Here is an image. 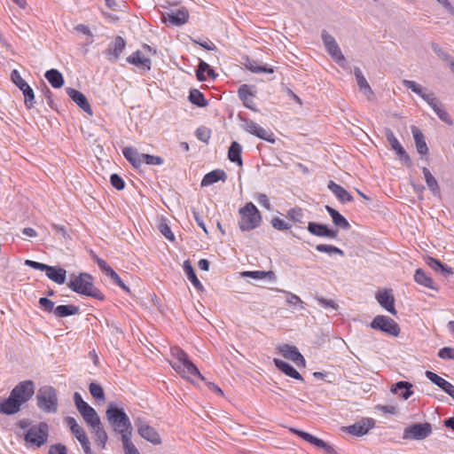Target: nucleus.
I'll return each instance as SVG.
<instances>
[{
    "instance_id": "obj_49",
    "label": "nucleus",
    "mask_w": 454,
    "mask_h": 454,
    "mask_svg": "<svg viewBox=\"0 0 454 454\" xmlns=\"http://www.w3.org/2000/svg\"><path fill=\"white\" fill-rule=\"evenodd\" d=\"M316 249L318 252L327 253L329 254H339L340 256L344 255V252L341 249H340L339 247H334L333 245L319 244V245L316 246Z\"/></svg>"
},
{
    "instance_id": "obj_10",
    "label": "nucleus",
    "mask_w": 454,
    "mask_h": 454,
    "mask_svg": "<svg viewBox=\"0 0 454 454\" xmlns=\"http://www.w3.org/2000/svg\"><path fill=\"white\" fill-rule=\"evenodd\" d=\"M12 82L22 91L25 98V106L27 108L31 109L35 103V93L33 89L27 82L20 76L17 70H13L11 74Z\"/></svg>"
},
{
    "instance_id": "obj_55",
    "label": "nucleus",
    "mask_w": 454,
    "mask_h": 454,
    "mask_svg": "<svg viewBox=\"0 0 454 454\" xmlns=\"http://www.w3.org/2000/svg\"><path fill=\"white\" fill-rule=\"evenodd\" d=\"M315 299L324 308H330V309H333L334 310H338L339 309L338 303H336L333 300H329V299H326V298H324V297H319V296H317Z\"/></svg>"
},
{
    "instance_id": "obj_20",
    "label": "nucleus",
    "mask_w": 454,
    "mask_h": 454,
    "mask_svg": "<svg viewBox=\"0 0 454 454\" xmlns=\"http://www.w3.org/2000/svg\"><path fill=\"white\" fill-rule=\"evenodd\" d=\"M376 299L378 302L380 304V306L384 308L387 311H388L394 316L397 314V311L395 309V299L393 294H391V290H384L378 292L376 294Z\"/></svg>"
},
{
    "instance_id": "obj_5",
    "label": "nucleus",
    "mask_w": 454,
    "mask_h": 454,
    "mask_svg": "<svg viewBox=\"0 0 454 454\" xmlns=\"http://www.w3.org/2000/svg\"><path fill=\"white\" fill-rule=\"evenodd\" d=\"M240 220L239 227L242 231H248L260 225L262 216L257 207L252 203H247L239 208Z\"/></svg>"
},
{
    "instance_id": "obj_25",
    "label": "nucleus",
    "mask_w": 454,
    "mask_h": 454,
    "mask_svg": "<svg viewBox=\"0 0 454 454\" xmlns=\"http://www.w3.org/2000/svg\"><path fill=\"white\" fill-rule=\"evenodd\" d=\"M66 424L69 427L72 434L74 435V437L78 440V442L82 444V442H85L89 440L85 431L82 427L78 425L75 419L73 417H67L65 419Z\"/></svg>"
},
{
    "instance_id": "obj_59",
    "label": "nucleus",
    "mask_w": 454,
    "mask_h": 454,
    "mask_svg": "<svg viewBox=\"0 0 454 454\" xmlns=\"http://www.w3.org/2000/svg\"><path fill=\"white\" fill-rule=\"evenodd\" d=\"M159 230L160 233L168 240L173 241L175 239L174 234L172 233L170 227L166 223H160L159 224Z\"/></svg>"
},
{
    "instance_id": "obj_31",
    "label": "nucleus",
    "mask_w": 454,
    "mask_h": 454,
    "mask_svg": "<svg viewBox=\"0 0 454 454\" xmlns=\"http://www.w3.org/2000/svg\"><path fill=\"white\" fill-rule=\"evenodd\" d=\"M412 136L415 141L417 152L421 155H427L428 147L426 144L424 135L417 127H411Z\"/></svg>"
},
{
    "instance_id": "obj_7",
    "label": "nucleus",
    "mask_w": 454,
    "mask_h": 454,
    "mask_svg": "<svg viewBox=\"0 0 454 454\" xmlns=\"http://www.w3.org/2000/svg\"><path fill=\"white\" fill-rule=\"evenodd\" d=\"M49 436V427L45 422L34 425L26 433L24 439L32 446L40 448L47 442Z\"/></svg>"
},
{
    "instance_id": "obj_64",
    "label": "nucleus",
    "mask_w": 454,
    "mask_h": 454,
    "mask_svg": "<svg viewBox=\"0 0 454 454\" xmlns=\"http://www.w3.org/2000/svg\"><path fill=\"white\" fill-rule=\"evenodd\" d=\"M255 198H256L257 202L262 207H263L267 210L270 209V202L269 198H268V196L266 194H264V193H258Z\"/></svg>"
},
{
    "instance_id": "obj_35",
    "label": "nucleus",
    "mask_w": 454,
    "mask_h": 454,
    "mask_svg": "<svg viewBox=\"0 0 454 454\" xmlns=\"http://www.w3.org/2000/svg\"><path fill=\"white\" fill-rule=\"evenodd\" d=\"M325 210L331 215L333 223L335 224V226L340 227L343 230H348L350 228V224L348 222V220L342 215H340L336 209L326 205Z\"/></svg>"
},
{
    "instance_id": "obj_26",
    "label": "nucleus",
    "mask_w": 454,
    "mask_h": 454,
    "mask_svg": "<svg viewBox=\"0 0 454 454\" xmlns=\"http://www.w3.org/2000/svg\"><path fill=\"white\" fill-rule=\"evenodd\" d=\"M273 363L278 370L283 372L287 376L301 381L303 380V378L300 372L288 363L278 358H274Z\"/></svg>"
},
{
    "instance_id": "obj_43",
    "label": "nucleus",
    "mask_w": 454,
    "mask_h": 454,
    "mask_svg": "<svg viewBox=\"0 0 454 454\" xmlns=\"http://www.w3.org/2000/svg\"><path fill=\"white\" fill-rule=\"evenodd\" d=\"M241 145L233 141L228 150V159L234 163H237L239 166H242V159H241Z\"/></svg>"
},
{
    "instance_id": "obj_61",
    "label": "nucleus",
    "mask_w": 454,
    "mask_h": 454,
    "mask_svg": "<svg viewBox=\"0 0 454 454\" xmlns=\"http://www.w3.org/2000/svg\"><path fill=\"white\" fill-rule=\"evenodd\" d=\"M439 357L442 359H452L454 360V348L450 347H444L438 352Z\"/></svg>"
},
{
    "instance_id": "obj_33",
    "label": "nucleus",
    "mask_w": 454,
    "mask_h": 454,
    "mask_svg": "<svg viewBox=\"0 0 454 454\" xmlns=\"http://www.w3.org/2000/svg\"><path fill=\"white\" fill-rule=\"evenodd\" d=\"M327 187L342 203L350 202L354 200L350 193L333 181H330Z\"/></svg>"
},
{
    "instance_id": "obj_36",
    "label": "nucleus",
    "mask_w": 454,
    "mask_h": 454,
    "mask_svg": "<svg viewBox=\"0 0 454 454\" xmlns=\"http://www.w3.org/2000/svg\"><path fill=\"white\" fill-rule=\"evenodd\" d=\"M427 264L435 272H440L445 277L452 276L454 274L452 268L442 264L439 260L435 258L428 257L427 260Z\"/></svg>"
},
{
    "instance_id": "obj_9",
    "label": "nucleus",
    "mask_w": 454,
    "mask_h": 454,
    "mask_svg": "<svg viewBox=\"0 0 454 454\" xmlns=\"http://www.w3.org/2000/svg\"><path fill=\"white\" fill-rule=\"evenodd\" d=\"M432 431V426L428 422L413 424L404 429L403 439L421 441L428 437Z\"/></svg>"
},
{
    "instance_id": "obj_4",
    "label": "nucleus",
    "mask_w": 454,
    "mask_h": 454,
    "mask_svg": "<svg viewBox=\"0 0 454 454\" xmlns=\"http://www.w3.org/2000/svg\"><path fill=\"white\" fill-rule=\"evenodd\" d=\"M67 286L79 294L93 297L100 301L105 299L104 294L94 286L93 278L88 273L71 274Z\"/></svg>"
},
{
    "instance_id": "obj_12",
    "label": "nucleus",
    "mask_w": 454,
    "mask_h": 454,
    "mask_svg": "<svg viewBox=\"0 0 454 454\" xmlns=\"http://www.w3.org/2000/svg\"><path fill=\"white\" fill-rule=\"evenodd\" d=\"M20 405L27 402L35 393V383L25 380L19 383L11 392Z\"/></svg>"
},
{
    "instance_id": "obj_44",
    "label": "nucleus",
    "mask_w": 454,
    "mask_h": 454,
    "mask_svg": "<svg viewBox=\"0 0 454 454\" xmlns=\"http://www.w3.org/2000/svg\"><path fill=\"white\" fill-rule=\"evenodd\" d=\"M242 277H247L254 279L268 278L270 281L276 280V274L272 270H254V271H243L241 272Z\"/></svg>"
},
{
    "instance_id": "obj_47",
    "label": "nucleus",
    "mask_w": 454,
    "mask_h": 454,
    "mask_svg": "<svg viewBox=\"0 0 454 454\" xmlns=\"http://www.w3.org/2000/svg\"><path fill=\"white\" fill-rule=\"evenodd\" d=\"M189 100L191 103L200 107L207 106V101L205 99L204 95L196 89H193L190 91Z\"/></svg>"
},
{
    "instance_id": "obj_42",
    "label": "nucleus",
    "mask_w": 454,
    "mask_h": 454,
    "mask_svg": "<svg viewBox=\"0 0 454 454\" xmlns=\"http://www.w3.org/2000/svg\"><path fill=\"white\" fill-rule=\"evenodd\" d=\"M414 280L420 286L425 287L437 290V288L434 286L433 279L426 274V272L422 269H417L414 274Z\"/></svg>"
},
{
    "instance_id": "obj_29",
    "label": "nucleus",
    "mask_w": 454,
    "mask_h": 454,
    "mask_svg": "<svg viewBox=\"0 0 454 454\" xmlns=\"http://www.w3.org/2000/svg\"><path fill=\"white\" fill-rule=\"evenodd\" d=\"M46 276L53 282L62 285L66 282L67 271L63 268H57L54 266H48L45 270Z\"/></svg>"
},
{
    "instance_id": "obj_63",
    "label": "nucleus",
    "mask_w": 454,
    "mask_h": 454,
    "mask_svg": "<svg viewBox=\"0 0 454 454\" xmlns=\"http://www.w3.org/2000/svg\"><path fill=\"white\" fill-rule=\"evenodd\" d=\"M247 68L252 71L253 73H269L272 74L274 72L273 68L268 67L266 66H255L253 64H250L247 66Z\"/></svg>"
},
{
    "instance_id": "obj_11",
    "label": "nucleus",
    "mask_w": 454,
    "mask_h": 454,
    "mask_svg": "<svg viewBox=\"0 0 454 454\" xmlns=\"http://www.w3.org/2000/svg\"><path fill=\"white\" fill-rule=\"evenodd\" d=\"M321 38L328 54L340 65L345 61V58L336 40L325 30L322 31Z\"/></svg>"
},
{
    "instance_id": "obj_27",
    "label": "nucleus",
    "mask_w": 454,
    "mask_h": 454,
    "mask_svg": "<svg viewBox=\"0 0 454 454\" xmlns=\"http://www.w3.org/2000/svg\"><path fill=\"white\" fill-rule=\"evenodd\" d=\"M123 156L135 168H139L143 164V154L132 147H125L122 150Z\"/></svg>"
},
{
    "instance_id": "obj_21",
    "label": "nucleus",
    "mask_w": 454,
    "mask_h": 454,
    "mask_svg": "<svg viewBox=\"0 0 454 454\" xmlns=\"http://www.w3.org/2000/svg\"><path fill=\"white\" fill-rule=\"evenodd\" d=\"M66 92L68 97L85 113L92 115V110L86 97L79 90L73 88H67Z\"/></svg>"
},
{
    "instance_id": "obj_8",
    "label": "nucleus",
    "mask_w": 454,
    "mask_h": 454,
    "mask_svg": "<svg viewBox=\"0 0 454 454\" xmlns=\"http://www.w3.org/2000/svg\"><path fill=\"white\" fill-rule=\"evenodd\" d=\"M370 326L372 329L380 330L395 337L398 336L400 333V327L398 324L394 319L387 316H376L371 322Z\"/></svg>"
},
{
    "instance_id": "obj_40",
    "label": "nucleus",
    "mask_w": 454,
    "mask_h": 454,
    "mask_svg": "<svg viewBox=\"0 0 454 454\" xmlns=\"http://www.w3.org/2000/svg\"><path fill=\"white\" fill-rule=\"evenodd\" d=\"M80 312L78 306L69 305H59L54 309V315L58 317H66L69 316L77 315Z\"/></svg>"
},
{
    "instance_id": "obj_57",
    "label": "nucleus",
    "mask_w": 454,
    "mask_h": 454,
    "mask_svg": "<svg viewBox=\"0 0 454 454\" xmlns=\"http://www.w3.org/2000/svg\"><path fill=\"white\" fill-rule=\"evenodd\" d=\"M111 184L118 191H121L125 187L123 179L117 174H112L110 176Z\"/></svg>"
},
{
    "instance_id": "obj_6",
    "label": "nucleus",
    "mask_w": 454,
    "mask_h": 454,
    "mask_svg": "<svg viewBox=\"0 0 454 454\" xmlns=\"http://www.w3.org/2000/svg\"><path fill=\"white\" fill-rule=\"evenodd\" d=\"M38 408L47 413L58 411V395L55 388L50 386L42 387L36 395Z\"/></svg>"
},
{
    "instance_id": "obj_28",
    "label": "nucleus",
    "mask_w": 454,
    "mask_h": 454,
    "mask_svg": "<svg viewBox=\"0 0 454 454\" xmlns=\"http://www.w3.org/2000/svg\"><path fill=\"white\" fill-rule=\"evenodd\" d=\"M227 179L226 173L222 169H215L206 174L201 181L200 185L202 187L208 186L218 181H225Z\"/></svg>"
},
{
    "instance_id": "obj_17",
    "label": "nucleus",
    "mask_w": 454,
    "mask_h": 454,
    "mask_svg": "<svg viewBox=\"0 0 454 454\" xmlns=\"http://www.w3.org/2000/svg\"><path fill=\"white\" fill-rule=\"evenodd\" d=\"M189 14L185 8L172 10L169 12L162 14V20L165 23H169L173 26H181L188 20Z\"/></svg>"
},
{
    "instance_id": "obj_51",
    "label": "nucleus",
    "mask_w": 454,
    "mask_h": 454,
    "mask_svg": "<svg viewBox=\"0 0 454 454\" xmlns=\"http://www.w3.org/2000/svg\"><path fill=\"white\" fill-rule=\"evenodd\" d=\"M196 137L206 144L208 143L211 137V130L206 127H199L195 131Z\"/></svg>"
},
{
    "instance_id": "obj_37",
    "label": "nucleus",
    "mask_w": 454,
    "mask_h": 454,
    "mask_svg": "<svg viewBox=\"0 0 454 454\" xmlns=\"http://www.w3.org/2000/svg\"><path fill=\"white\" fill-rule=\"evenodd\" d=\"M49 83L55 89L61 88L64 84L62 74L57 69H50L44 74Z\"/></svg>"
},
{
    "instance_id": "obj_23",
    "label": "nucleus",
    "mask_w": 454,
    "mask_h": 454,
    "mask_svg": "<svg viewBox=\"0 0 454 454\" xmlns=\"http://www.w3.org/2000/svg\"><path fill=\"white\" fill-rule=\"evenodd\" d=\"M354 75L356 77V81L359 90L368 98L371 99L373 98L374 93L369 85L366 78L363 74L362 70L358 67H355L353 69Z\"/></svg>"
},
{
    "instance_id": "obj_45",
    "label": "nucleus",
    "mask_w": 454,
    "mask_h": 454,
    "mask_svg": "<svg viewBox=\"0 0 454 454\" xmlns=\"http://www.w3.org/2000/svg\"><path fill=\"white\" fill-rule=\"evenodd\" d=\"M422 172L425 177V181L427 183V185L428 189L432 192L434 195H439L440 194V189L438 185V182L434 178V176L431 174L429 169L426 167L422 168Z\"/></svg>"
},
{
    "instance_id": "obj_52",
    "label": "nucleus",
    "mask_w": 454,
    "mask_h": 454,
    "mask_svg": "<svg viewBox=\"0 0 454 454\" xmlns=\"http://www.w3.org/2000/svg\"><path fill=\"white\" fill-rule=\"evenodd\" d=\"M287 215L295 223H303V211L300 207H294L287 212Z\"/></svg>"
},
{
    "instance_id": "obj_2",
    "label": "nucleus",
    "mask_w": 454,
    "mask_h": 454,
    "mask_svg": "<svg viewBox=\"0 0 454 454\" xmlns=\"http://www.w3.org/2000/svg\"><path fill=\"white\" fill-rule=\"evenodd\" d=\"M170 352L174 358V361L170 362V365L182 378L189 380L192 376H197L201 380L206 381L197 366L183 349L174 347L171 348Z\"/></svg>"
},
{
    "instance_id": "obj_30",
    "label": "nucleus",
    "mask_w": 454,
    "mask_h": 454,
    "mask_svg": "<svg viewBox=\"0 0 454 454\" xmlns=\"http://www.w3.org/2000/svg\"><path fill=\"white\" fill-rule=\"evenodd\" d=\"M412 384L408 381H398L391 387V392L399 395L403 400L409 399L413 392L411 390Z\"/></svg>"
},
{
    "instance_id": "obj_34",
    "label": "nucleus",
    "mask_w": 454,
    "mask_h": 454,
    "mask_svg": "<svg viewBox=\"0 0 454 454\" xmlns=\"http://www.w3.org/2000/svg\"><path fill=\"white\" fill-rule=\"evenodd\" d=\"M78 411L89 427H91L94 424L101 421L96 411L89 404L79 409Z\"/></svg>"
},
{
    "instance_id": "obj_32",
    "label": "nucleus",
    "mask_w": 454,
    "mask_h": 454,
    "mask_svg": "<svg viewBox=\"0 0 454 454\" xmlns=\"http://www.w3.org/2000/svg\"><path fill=\"white\" fill-rule=\"evenodd\" d=\"M90 427L95 435V441L97 444L100 446L102 449H105L108 440V435L106 430L104 429L101 421L94 424Z\"/></svg>"
},
{
    "instance_id": "obj_19",
    "label": "nucleus",
    "mask_w": 454,
    "mask_h": 454,
    "mask_svg": "<svg viewBox=\"0 0 454 454\" xmlns=\"http://www.w3.org/2000/svg\"><path fill=\"white\" fill-rule=\"evenodd\" d=\"M307 229L312 235L317 237L336 239L338 236V231L329 229L326 225L315 222H309Z\"/></svg>"
},
{
    "instance_id": "obj_22",
    "label": "nucleus",
    "mask_w": 454,
    "mask_h": 454,
    "mask_svg": "<svg viewBox=\"0 0 454 454\" xmlns=\"http://www.w3.org/2000/svg\"><path fill=\"white\" fill-rule=\"evenodd\" d=\"M426 377L454 399V386L450 382L430 371L426 372Z\"/></svg>"
},
{
    "instance_id": "obj_50",
    "label": "nucleus",
    "mask_w": 454,
    "mask_h": 454,
    "mask_svg": "<svg viewBox=\"0 0 454 454\" xmlns=\"http://www.w3.org/2000/svg\"><path fill=\"white\" fill-rule=\"evenodd\" d=\"M89 390L90 395L96 399V400H105V393L103 387L95 382H91L89 386Z\"/></svg>"
},
{
    "instance_id": "obj_60",
    "label": "nucleus",
    "mask_w": 454,
    "mask_h": 454,
    "mask_svg": "<svg viewBox=\"0 0 454 454\" xmlns=\"http://www.w3.org/2000/svg\"><path fill=\"white\" fill-rule=\"evenodd\" d=\"M272 226L278 231H286L291 228V226L279 217H274L271 220Z\"/></svg>"
},
{
    "instance_id": "obj_56",
    "label": "nucleus",
    "mask_w": 454,
    "mask_h": 454,
    "mask_svg": "<svg viewBox=\"0 0 454 454\" xmlns=\"http://www.w3.org/2000/svg\"><path fill=\"white\" fill-rule=\"evenodd\" d=\"M107 276H109L111 279L122 290L126 291L127 293L130 292L129 288L124 284V282L114 270H110Z\"/></svg>"
},
{
    "instance_id": "obj_16",
    "label": "nucleus",
    "mask_w": 454,
    "mask_h": 454,
    "mask_svg": "<svg viewBox=\"0 0 454 454\" xmlns=\"http://www.w3.org/2000/svg\"><path fill=\"white\" fill-rule=\"evenodd\" d=\"M244 129L262 139V140H265L267 142H270V143H274L275 142V138L273 137V133L272 132H270L268 130H266L265 129H263L262 127L259 126L256 122H254V121H247L244 124Z\"/></svg>"
},
{
    "instance_id": "obj_48",
    "label": "nucleus",
    "mask_w": 454,
    "mask_h": 454,
    "mask_svg": "<svg viewBox=\"0 0 454 454\" xmlns=\"http://www.w3.org/2000/svg\"><path fill=\"white\" fill-rule=\"evenodd\" d=\"M131 435H122L121 442L125 454H140L137 447L130 440Z\"/></svg>"
},
{
    "instance_id": "obj_62",
    "label": "nucleus",
    "mask_w": 454,
    "mask_h": 454,
    "mask_svg": "<svg viewBox=\"0 0 454 454\" xmlns=\"http://www.w3.org/2000/svg\"><path fill=\"white\" fill-rule=\"evenodd\" d=\"M48 454H67V449L62 443L53 444L50 447Z\"/></svg>"
},
{
    "instance_id": "obj_18",
    "label": "nucleus",
    "mask_w": 454,
    "mask_h": 454,
    "mask_svg": "<svg viewBox=\"0 0 454 454\" xmlns=\"http://www.w3.org/2000/svg\"><path fill=\"white\" fill-rule=\"evenodd\" d=\"M278 349L286 358L292 360L297 366H305V359L296 347L284 344Z\"/></svg>"
},
{
    "instance_id": "obj_54",
    "label": "nucleus",
    "mask_w": 454,
    "mask_h": 454,
    "mask_svg": "<svg viewBox=\"0 0 454 454\" xmlns=\"http://www.w3.org/2000/svg\"><path fill=\"white\" fill-rule=\"evenodd\" d=\"M431 48L433 50V51L442 60H445V61H448L451 59L450 55L449 53H447L446 51H444L442 47L436 43H431Z\"/></svg>"
},
{
    "instance_id": "obj_41",
    "label": "nucleus",
    "mask_w": 454,
    "mask_h": 454,
    "mask_svg": "<svg viewBox=\"0 0 454 454\" xmlns=\"http://www.w3.org/2000/svg\"><path fill=\"white\" fill-rule=\"evenodd\" d=\"M184 270L188 278V279L192 282V284L194 286V287L197 290L202 291L203 286L197 278L195 271L192 268V265L189 260H186L184 262Z\"/></svg>"
},
{
    "instance_id": "obj_13",
    "label": "nucleus",
    "mask_w": 454,
    "mask_h": 454,
    "mask_svg": "<svg viewBox=\"0 0 454 454\" xmlns=\"http://www.w3.org/2000/svg\"><path fill=\"white\" fill-rule=\"evenodd\" d=\"M385 136L387 137V142L391 145V148L395 152L397 157L403 160L407 166L411 165V160L408 153L405 152L402 145L399 143L398 139L395 136L394 132L389 129H385Z\"/></svg>"
},
{
    "instance_id": "obj_14",
    "label": "nucleus",
    "mask_w": 454,
    "mask_h": 454,
    "mask_svg": "<svg viewBox=\"0 0 454 454\" xmlns=\"http://www.w3.org/2000/svg\"><path fill=\"white\" fill-rule=\"evenodd\" d=\"M375 426V420L371 418H364L355 424L343 427V430L356 436L366 434Z\"/></svg>"
},
{
    "instance_id": "obj_46",
    "label": "nucleus",
    "mask_w": 454,
    "mask_h": 454,
    "mask_svg": "<svg viewBox=\"0 0 454 454\" xmlns=\"http://www.w3.org/2000/svg\"><path fill=\"white\" fill-rule=\"evenodd\" d=\"M113 45H114L113 50L109 49L107 51V53L109 55L113 56V59L114 60H116V59H119L121 53L124 50L126 43H125L124 39L121 36H116L114 41Z\"/></svg>"
},
{
    "instance_id": "obj_15",
    "label": "nucleus",
    "mask_w": 454,
    "mask_h": 454,
    "mask_svg": "<svg viewBox=\"0 0 454 454\" xmlns=\"http://www.w3.org/2000/svg\"><path fill=\"white\" fill-rule=\"evenodd\" d=\"M135 423L137 427L138 434L142 438L153 444H160L161 442L160 434L153 427L147 425L141 419H137Z\"/></svg>"
},
{
    "instance_id": "obj_38",
    "label": "nucleus",
    "mask_w": 454,
    "mask_h": 454,
    "mask_svg": "<svg viewBox=\"0 0 454 454\" xmlns=\"http://www.w3.org/2000/svg\"><path fill=\"white\" fill-rule=\"evenodd\" d=\"M239 97L242 100L244 106L251 110H255L254 107V101L251 98L253 93L247 84H243L239 89Z\"/></svg>"
},
{
    "instance_id": "obj_58",
    "label": "nucleus",
    "mask_w": 454,
    "mask_h": 454,
    "mask_svg": "<svg viewBox=\"0 0 454 454\" xmlns=\"http://www.w3.org/2000/svg\"><path fill=\"white\" fill-rule=\"evenodd\" d=\"M39 304L44 311H46V312L53 311L54 312V309H55L54 302L51 300H50L46 297H41L39 299Z\"/></svg>"
},
{
    "instance_id": "obj_3",
    "label": "nucleus",
    "mask_w": 454,
    "mask_h": 454,
    "mask_svg": "<svg viewBox=\"0 0 454 454\" xmlns=\"http://www.w3.org/2000/svg\"><path fill=\"white\" fill-rule=\"evenodd\" d=\"M403 84L405 88L411 90L414 93L421 97L431 106L441 121L449 125L452 124L449 114L442 108V103L435 97L434 92H426V89L414 81L403 80Z\"/></svg>"
},
{
    "instance_id": "obj_24",
    "label": "nucleus",
    "mask_w": 454,
    "mask_h": 454,
    "mask_svg": "<svg viewBox=\"0 0 454 454\" xmlns=\"http://www.w3.org/2000/svg\"><path fill=\"white\" fill-rule=\"evenodd\" d=\"M20 406L16 397H13L11 393L7 399L0 401V413L5 415L15 414L20 410Z\"/></svg>"
},
{
    "instance_id": "obj_39",
    "label": "nucleus",
    "mask_w": 454,
    "mask_h": 454,
    "mask_svg": "<svg viewBox=\"0 0 454 454\" xmlns=\"http://www.w3.org/2000/svg\"><path fill=\"white\" fill-rule=\"evenodd\" d=\"M128 62L137 67H142L147 70L151 68V59L141 54L139 51H137L127 59Z\"/></svg>"
},
{
    "instance_id": "obj_53",
    "label": "nucleus",
    "mask_w": 454,
    "mask_h": 454,
    "mask_svg": "<svg viewBox=\"0 0 454 454\" xmlns=\"http://www.w3.org/2000/svg\"><path fill=\"white\" fill-rule=\"evenodd\" d=\"M164 160L160 156H154L151 154H143V163L147 165H162Z\"/></svg>"
},
{
    "instance_id": "obj_1",
    "label": "nucleus",
    "mask_w": 454,
    "mask_h": 454,
    "mask_svg": "<svg viewBox=\"0 0 454 454\" xmlns=\"http://www.w3.org/2000/svg\"><path fill=\"white\" fill-rule=\"evenodd\" d=\"M106 417L114 433L121 435H131L132 425L129 416L123 408L119 407L116 403L111 402L107 405Z\"/></svg>"
}]
</instances>
